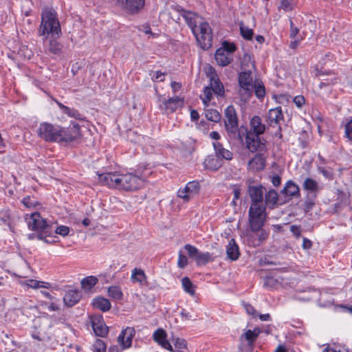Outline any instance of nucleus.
Wrapping results in <instances>:
<instances>
[{
    "label": "nucleus",
    "instance_id": "nucleus-39",
    "mask_svg": "<svg viewBox=\"0 0 352 352\" xmlns=\"http://www.w3.org/2000/svg\"><path fill=\"white\" fill-rule=\"evenodd\" d=\"M107 344L101 339H96L91 345L92 352H107Z\"/></svg>",
    "mask_w": 352,
    "mask_h": 352
},
{
    "label": "nucleus",
    "instance_id": "nucleus-5",
    "mask_svg": "<svg viewBox=\"0 0 352 352\" xmlns=\"http://www.w3.org/2000/svg\"><path fill=\"white\" fill-rule=\"evenodd\" d=\"M266 220V212L265 206H257L256 204H251L249 210L248 221L251 230L255 232L263 228Z\"/></svg>",
    "mask_w": 352,
    "mask_h": 352
},
{
    "label": "nucleus",
    "instance_id": "nucleus-36",
    "mask_svg": "<svg viewBox=\"0 0 352 352\" xmlns=\"http://www.w3.org/2000/svg\"><path fill=\"white\" fill-rule=\"evenodd\" d=\"M278 201V193L276 190L271 189L265 195V204L270 208H273Z\"/></svg>",
    "mask_w": 352,
    "mask_h": 352
},
{
    "label": "nucleus",
    "instance_id": "nucleus-35",
    "mask_svg": "<svg viewBox=\"0 0 352 352\" xmlns=\"http://www.w3.org/2000/svg\"><path fill=\"white\" fill-rule=\"evenodd\" d=\"M98 282L97 277L89 276L81 280V286L85 291L91 290Z\"/></svg>",
    "mask_w": 352,
    "mask_h": 352
},
{
    "label": "nucleus",
    "instance_id": "nucleus-37",
    "mask_svg": "<svg viewBox=\"0 0 352 352\" xmlns=\"http://www.w3.org/2000/svg\"><path fill=\"white\" fill-rule=\"evenodd\" d=\"M182 284L186 293L189 294L192 296L195 295V286L188 277H184L182 279Z\"/></svg>",
    "mask_w": 352,
    "mask_h": 352
},
{
    "label": "nucleus",
    "instance_id": "nucleus-22",
    "mask_svg": "<svg viewBox=\"0 0 352 352\" xmlns=\"http://www.w3.org/2000/svg\"><path fill=\"white\" fill-rule=\"evenodd\" d=\"M215 59L217 63L221 66H226L232 60V55H230L223 49H218L216 51Z\"/></svg>",
    "mask_w": 352,
    "mask_h": 352
},
{
    "label": "nucleus",
    "instance_id": "nucleus-13",
    "mask_svg": "<svg viewBox=\"0 0 352 352\" xmlns=\"http://www.w3.org/2000/svg\"><path fill=\"white\" fill-rule=\"evenodd\" d=\"M257 134L248 133L246 136V144L248 148L254 152L256 151H263L265 149V142L263 139Z\"/></svg>",
    "mask_w": 352,
    "mask_h": 352
},
{
    "label": "nucleus",
    "instance_id": "nucleus-31",
    "mask_svg": "<svg viewBox=\"0 0 352 352\" xmlns=\"http://www.w3.org/2000/svg\"><path fill=\"white\" fill-rule=\"evenodd\" d=\"M251 129L254 133L261 135L264 133L265 130V124H262L261 120L258 116H254L250 121Z\"/></svg>",
    "mask_w": 352,
    "mask_h": 352
},
{
    "label": "nucleus",
    "instance_id": "nucleus-15",
    "mask_svg": "<svg viewBox=\"0 0 352 352\" xmlns=\"http://www.w3.org/2000/svg\"><path fill=\"white\" fill-rule=\"evenodd\" d=\"M248 193L252 200L251 204H256L257 206H265L262 186H250Z\"/></svg>",
    "mask_w": 352,
    "mask_h": 352
},
{
    "label": "nucleus",
    "instance_id": "nucleus-17",
    "mask_svg": "<svg viewBox=\"0 0 352 352\" xmlns=\"http://www.w3.org/2000/svg\"><path fill=\"white\" fill-rule=\"evenodd\" d=\"M153 340L164 349L173 351V346L167 340V334L163 329H157L153 335Z\"/></svg>",
    "mask_w": 352,
    "mask_h": 352
},
{
    "label": "nucleus",
    "instance_id": "nucleus-29",
    "mask_svg": "<svg viewBox=\"0 0 352 352\" xmlns=\"http://www.w3.org/2000/svg\"><path fill=\"white\" fill-rule=\"evenodd\" d=\"M131 280L133 283H138L140 285H144L146 284V276L141 268H135L131 272Z\"/></svg>",
    "mask_w": 352,
    "mask_h": 352
},
{
    "label": "nucleus",
    "instance_id": "nucleus-60",
    "mask_svg": "<svg viewBox=\"0 0 352 352\" xmlns=\"http://www.w3.org/2000/svg\"><path fill=\"white\" fill-rule=\"evenodd\" d=\"M271 182L274 186H278L280 184L281 178L279 175H275L272 177Z\"/></svg>",
    "mask_w": 352,
    "mask_h": 352
},
{
    "label": "nucleus",
    "instance_id": "nucleus-20",
    "mask_svg": "<svg viewBox=\"0 0 352 352\" xmlns=\"http://www.w3.org/2000/svg\"><path fill=\"white\" fill-rule=\"evenodd\" d=\"M283 119V115L281 107H278L269 110L267 121L271 126L279 124Z\"/></svg>",
    "mask_w": 352,
    "mask_h": 352
},
{
    "label": "nucleus",
    "instance_id": "nucleus-8",
    "mask_svg": "<svg viewBox=\"0 0 352 352\" xmlns=\"http://www.w3.org/2000/svg\"><path fill=\"white\" fill-rule=\"evenodd\" d=\"M239 84L240 86L239 93L241 100L246 101L252 95L254 85L250 71L240 73L239 76Z\"/></svg>",
    "mask_w": 352,
    "mask_h": 352
},
{
    "label": "nucleus",
    "instance_id": "nucleus-44",
    "mask_svg": "<svg viewBox=\"0 0 352 352\" xmlns=\"http://www.w3.org/2000/svg\"><path fill=\"white\" fill-rule=\"evenodd\" d=\"M240 31L241 36L246 40H251L253 36V30L244 25L243 23L240 24Z\"/></svg>",
    "mask_w": 352,
    "mask_h": 352
},
{
    "label": "nucleus",
    "instance_id": "nucleus-56",
    "mask_svg": "<svg viewBox=\"0 0 352 352\" xmlns=\"http://www.w3.org/2000/svg\"><path fill=\"white\" fill-rule=\"evenodd\" d=\"M305 102V99L302 96H297L294 98V102L298 107H301Z\"/></svg>",
    "mask_w": 352,
    "mask_h": 352
},
{
    "label": "nucleus",
    "instance_id": "nucleus-64",
    "mask_svg": "<svg viewBox=\"0 0 352 352\" xmlns=\"http://www.w3.org/2000/svg\"><path fill=\"white\" fill-rule=\"evenodd\" d=\"M190 118L193 121L197 120L199 118V113L196 110H191Z\"/></svg>",
    "mask_w": 352,
    "mask_h": 352
},
{
    "label": "nucleus",
    "instance_id": "nucleus-10",
    "mask_svg": "<svg viewBox=\"0 0 352 352\" xmlns=\"http://www.w3.org/2000/svg\"><path fill=\"white\" fill-rule=\"evenodd\" d=\"M115 4L125 12L134 14L144 8L145 0H115Z\"/></svg>",
    "mask_w": 352,
    "mask_h": 352
},
{
    "label": "nucleus",
    "instance_id": "nucleus-49",
    "mask_svg": "<svg viewBox=\"0 0 352 352\" xmlns=\"http://www.w3.org/2000/svg\"><path fill=\"white\" fill-rule=\"evenodd\" d=\"M258 335V331H256V329H254V331L249 329L245 333L244 336L247 340L252 342L256 339Z\"/></svg>",
    "mask_w": 352,
    "mask_h": 352
},
{
    "label": "nucleus",
    "instance_id": "nucleus-42",
    "mask_svg": "<svg viewBox=\"0 0 352 352\" xmlns=\"http://www.w3.org/2000/svg\"><path fill=\"white\" fill-rule=\"evenodd\" d=\"M206 117L208 120L218 122L221 120V115L215 109H207L205 111Z\"/></svg>",
    "mask_w": 352,
    "mask_h": 352
},
{
    "label": "nucleus",
    "instance_id": "nucleus-26",
    "mask_svg": "<svg viewBox=\"0 0 352 352\" xmlns=\"http://www.w3.org/2000/svg\"><path fill=\"white\" fill-rule=\"evenodd\" d=\"M209 87L212 89V92L216 95L219 96H223L224 87L216 74L211 76Z\"/></svg>",
    "mask_w": 352,
    "mask_h": 352
},
{
    "label": "nucleus",
    "instance_id": "nucleus-18",
    "mask_svg": "<svg viewBox=\"0 0 352 352\" xmlns=\"http://www.w3.org/2000/svg\"><path fill=\"white\" fill-rule=\"evenodd\" d=\"M56 37L51 36L45 43V49L53 54H59L62 50V45L56 40Z\"/></svg>",
    "mask_w": 352,
    "mask_h": 352
},
{
    "label": "nucleus",
    "instance_id": "nucleus-63",
    "mask_svg": "<svg viewBox=\"0 0 352 352\" xmlns=\"http://www.w3.org/2000/svg\"><path fill=\"white\" fill-rule=\"evenodd\" d=\"M170 85L174 92L178 91L182 87L181 84L177 82H172Z\"/></svg>",
    "mask_w": 352,
    "mask_h": 352
},
{
    "label": "nucleus",
    "instance_id": "nucleus-38",
    "mask_svg": "<svg viewBox=\"0 0 352 352\" xmlns=\"http://www.w3.org/2000/svg\"><path fill=\"white\" fill-rule=\"evenodd\" d=\"M108 296L115 300H121L123 293L119 286H111L107 289Z\"/></svg>",
    "mask_w": 352,
    "mask_h": 352
},
{
    "label": "nucleus",
    "instance_id": "nucleus-46",
    "mask_svg": "<svg viewBox=\"0 0 352 352\" xmlns=\"http://www.w3.org/2000/svg\"><path fill=\"white\" fill-rule=\"evenodd\" d=\"M184 248L187 251L188 256L195 260L199 253V250L190 244L185 245Z\"/></svg>",
    "mask_w": 352,
    "mask_h": 352
},
{
    "label": "nucleus",
    "instance_id": "nucleus-55",
    "mask_svg": "<svg viewBox=\"0 0 352 352\" xmlns=\"http://www.w3.org/2000/svg\"><path fill=\"white\" fill-rule=\"evenodd\" d=\"M153 75L152 76V80L155 81H164V76H165V73L162 72L161 71L152 72Z\"/></svg>",
    "mask_w": 352,
    "mask_h": 352
},
{
    "label": "nucleus",
    "instance_id": "nucleus-52",
    "mask_svg": "<svg viewBox=\"0 0 352 352\" xmlns=\"http://www.w3.org/2000/svg\"><path fill=\"white\" fill-rule=\"evenodd\" d=\"M243 307L246 311V312L249 314V315H251L253 317H256L258 316V313L256 312V311L254 309V308L253 307V306H252L250 304H248V303H245V302H243Z\"/></svg>",
    "mask_w": 352,
    "mask_h": 352
},
{
    "label": "nucleus",
    "instance_id": "nucleus-1",
    "mask_svg": "<svg viewBox=\"0 0 352 352\" xmlns=\"http://www.w3.org/2000/svg\"><path fill=\"white\" fill-rule=\"evenodd\" d=\"M98 181L111 188L124 191H134L142 187L144 180L132 173L122 174L117 172L98 175Z\"/></svg>",
    "mask_w": 352,
    "mask_h": 352
},
{
    "label": "nucleus",
    "instance_id": "nucleus-40",
    "mask_svg": "<svg viewBox=\"0 0 352 352\" xmlns=\"http://www.w3.org/2000/svg\"><path fill=\"white\" fill-rule=\"evenodd\" d=\"M213 261L212 254L209 252H200L197 255L195 261L198 265H202Z\"/></svg>",
    "mask_w": 352,
    "mask_h": 352
},
{
    "label": "nucleus",
    "instance_id": "nucleus-11",
    "mask_svg": "<svg viewBox=\"0 0 352 352\" xmlns=\"http://www.w3.org/2000/svg\"><path fill=\"white\" fill-rule=\"evenodd\" d=\"M59 142H71L80 138L81 133L78 124L73 122L67 129L60 126Z\"/></svg>",
    "mask_w": 352,
    "mask_h": 352
},
{
    "label": "nucleus",
    "instance_id": "nucleus-51",
    "mask_svg": "<svg viewBox=\"0 0 352 352\" xmlns=\"http://www.w3.org/2000/svg\"><path fill=\"white\" fill-rule=\"evenodd\" d=\"M55 232L57 234L61 235L63 236H65L68 235V234L69 232V228L66 226H60L56 228Z\"/></svg>",
    "mask_w": 352,
    "mask_h": 352
},
{
    "label": "nucleus",
    "instance_id": "nucleus-54",
    "mask_svg": "<svg viewBox=\"0 0 352 352\" xmlns=\"http://www.w3.org/2000/svg\"><path fill=\"white\" fill-rule=\"evenodd\" d=\"M187 264L188 260L186 256L182 254V253H179L177 261L178 267L180 268H184L187 265Z\"/></svg>",
    "mask_w": 352,
    "mask_h": 352
},
{
    "label": "nucleus",
    "instance_id": "nucleus-14",
    "mask_svg": "<svg viewBox=\"0 0 352 352\" xmlns=\"http://www.w3.org/2000/svg\"><path fill=\"white\" fill-rule=\"evenodd\" d=\"M90 319L92 329L96 336L104 337L107 335L109 332V328L104 324L102 316H93Z\"/></svg>",
    "mask_w": 352,
    "mask_h": 352
},
{
    "label": "nucleus",
    "instance_id": "nucleus-32",
    "mask_svg": "<svg viewBox=\"0 0 352 352\" xmlns=\"http://www.w3.org/2000/svg\"><path fill=\"white\" fill-rule=\"evenodd\" d=\"M55 102L58 107L62 110L63 113L67 114L69 117L78 120L82 119L81 114L77 110L69 108L56 100H55Z\"/></svg>",
    "mask_w": 352,
    "mask_h": 352
},
{
    "label": "nucleus",
    "instance_id": "nucleus-33",
    "mask_svg": "<svg viewBox=\"0 0 352 352\" xmlns=\"http://www.w3.org/2000/svg\"><path fill=\"white\" fill-rule=\"evenodd\" d=\"M302 188L304 190L311 193H316L320 190L318 183L316 180L309 177L305 179L302 184Z\"/></svg>",
    "mask_w": 352,
    "mask_h": 352
},
{
    "label": "nucleus",
    "instance_id": "nucleus-58",
    "mask_svg": "<svg viewBox=\"0 0 352 352\" xmlns=\"http://www.w3.org/2000/svg\"><path fill=\"white\" fill-rule=\"evenodd\" d=\"M290 231L292 232V234L296 236V237H300L301 234V230L299 226H292L290 227Z\"/></svg>",
    "mask_w": 352,
    "mask_h": 352
},
{
    "label": "nucleus",
    "instance_id": "nucleus-47",
    "mask_svg": "<svg viewBox=\"0 0 352 352\" xmlns=\"http://www.w3.org/2000/svg\"><path fill=\"white\" fill-rule=\"evenodd\" d=\"M175 348L173 352H184V349H186V343L184 339L177 338L175 342Z\"/></svg>",
    "mask_w": 352,
    "mask_h": 352
},
{
    "label": "nucleus",
    "instance_id": "nucleus-61",
    "mask_svg": "<svg viewBox=\"0 0 352 352\" xmlns=\"http://www.w3.org/2000/svg\"><path fill=\"white\" fill-rule=\"evenodd\" d=\"M311 245H312V242L309 239H308L307 238H303V241H302L303 249L309 250L311 248Z\"/></svg>",
    "mask_w": 352,
    "mask_h": 352
},
{
    "label": "nucleus",
    "instance_id": "nucleus-30",
    "mask_svg": "<svg viewBox=\"0 0 352 352\" xmlns=\"http://www.w3.org/2000/svg\"><path fill=\"white\" fill-rule=\"evenodd\" d=\"M92 305L95 308L98 309L103 312L109 311L111 307L109 300L103 297H97L94 298L93 300Z\"/></svg>",
    "mask_w": 352,
    "mask_h": 352
},
{
    "label": "nucleus",
    "instance_id": "nucleus-24",
    "mask_svg": "<svg viewBox=\"0 0 352 352\" xmlns=\"http://www.w3.org/2000/svg\"><path fill=\"white\" fill-rule=\"evenodd\" d=\"M213 147L215 151V155L219 159L220 157L221 158V160L225 159L226 160H230L232 159V153L230 151L223 148L221 143L214 142Z\"/></svg>",
    "mask_w": 352,
    "mask_h": 352
},
{
    "label": "nucleus",
    "instance_id": "nucleus-3",
    "mask_svg": "<svg viewBox=\"0 0 352 352\" xmlns=\"http://www.w3.org/2000/svg\"><path fill=\"white\" fill-rule=\"evenodd\" d=\"M27 221L29 228L37 232L36 238L48 243L46 238L53 233V224L43 219L38 212L32 213L27 218Z\"/></svg>",
    "mask_w": 352,
    "mask_h": 352
},
{
    "label": "nucleus",
    "instance_id": "nucleus-12",
    "mask_svg": "<svg viewBox=\"0 0 352 352\" xmlns=\"http://www.w3.org/2000/svg\"><path fill=\"white\" fill-rule=\"evenodd\" d=\"M135 335V330L131 327H127L121 331L118 337V342L122 349H129L131 346Z\"/></svg>",
    "mask_w": 352,
    "mask_h": 352
},
{
    "label": "nucleus",
    "instance_id": "nucleus-2",
    "mask_svg": "<svg viewBox=\"0 0 352 352\" xmlns=\"http://www.w3.org/2000/svg\"><path fill=\"white\" fill-rule=\"evenodd\" d=\"M38 33L40 35L45 36L46 40L50 35L56 36L57 38L60 36L61 34L60 25L54 10L46 8L42 12Z\"/></svg>",
    "mask_w": 352,
    "mask_h": 352
},
{
    "label": "nucleus",
    "instance_id": "nucleus-50",
    "mask_svg": "<svg viewBox=\"0 0 352 352\" xmlns=\"http://www.w3.org/2000/svg\"><path fill=\"white\" fill-rule=\"evenodd\" d=\"M220 49H223L226 52L232 55V53L236 50V47L233 43L225 41L223 43V46Z\"/></svg>",
    "mask_w": 352,
    "mask_h": 352
},
{
    "label": "nucleus",
    "instance_id": "nucleus-9",
    "mask_svg": "<svg viewBox=\"0 0 352 352\" xmlns=\"http://www.w3.org/2000/svg\"><path fill=\"white\" fill-rule=\"evenodd\" d=\"M200 188L201 186L197 181H191L188 182L184 187L180 188L177 195L184 203H188L199 193Z\"/></svg>",
    "mask_w": 352,
    "mask_h": 352
},
{
    "label": "nucleus",
    "instance_id": "nucleus-16",
    "mask_svg": "<svg viewBox=\"0 0 352 352\" xmlns=\"http://www.w3.org/2000/svg\"><path fill=\"white\" fill-rule=\"evenodd\" d=\"M181 16L185 19L191 31H192L197 26H198L199 24L203 21V18L200 16L187 10H182L181 12Z\"/></svg>",
    "mask_w": 352,
    "mask_h": 352
},
{
    "label": "nucleus",
    "instance_id": "nucleus-23",
    "mask_svg": "<svg viewBox=\"0 0 352 352\" xmlns=\"http://www.w3.org/2000/svg\"><path fill=\"white\" fill-rule=\"evenodd\" d=\"M81 296L77 290H70L67 292L63 298L65 305L69 307L75 305L80 299Z\"/></svg>",
    "mask_w": 352,
    "mask_h": 352
},
{
    "label": "nucleus",
    "instance_id": "nucleus-28",
    "mask_svg": "<svg viewBox=\"0 0 352 352\" xmlns=\"http://www.w3.org/2000/svg\"><path fill=\"white\" fill-rule=\"evenodd\" d=\"M299 187L297 184H296L292 180L288 181L283 189L282 190V192L287 197H296L300 195Z\"/></svg>",
    "mask_w": 352,
    "mask_h": 352
},
{
    "label": "nucleus",
    "instance_id": "nucleus-57",
    "mask_svg": "<svg viewBox=\"0 0 352 352\" xmlns=\"http://www.w3.org/2000/svg\"><path fill=\"white\" fill-rule=\"evenodd\" d=\"M298 28L294 26V24L292 20H290V36L294 38L298 33Z\"/></svg>",
    "mask_w": 352,
    "mask_h": 352
},
{
    "label": "nucleus",
    "instance_id": "nucleus-48",
    "mask_svg": "<svg viewBox=\"0 0 352 352\" xmlns=\"http://www.w3.org/2000/svg\"><path fill=\"white\" fill-rule=\"evenodd\" d=\"M212 89L210 87H206L204 90V97L202 98V101L205 104V105H208V103L210 101L212 98Z\"/></svg>",
    "mask_w": 352,
    "mask_h": 352
},
{
    "label": "nucleus",
    "instance_id": "nucleus-45",
    "mask_svg": "<svg viewBox=\"0 0 352 352\" xmlns=\"http://www.w3.org/2000/svg\"><path fill=\"white\" fill-rule=\"evenodd\" d=\"M337 78L335 75H332L330 78L327 79H322V81L320 82L319 85L320 89H322L323 87H328V90H329V88L331 85L335 84L337 82Z\"/></svg>",
    "mask_w": 352,
    "mask_h": 352
},
{
    "label": "nucleus",
    "instance_id": "nucleus-41",
    "mask_svg": "<svg viewBox=\"0 0 352 352\" xmlns=\"http://www.w3.org/2000/svg\"><path fill=\"white\" fill-rule=\"evenodd\" d=\"M258 239L253 241L254 246L260 245L269 236V233L262 228L259 230H256Z\"/></svg>",
    "mask_w": 352,
    "mask_h": 352
},
{
    "label": "nucleus",
    "instance_id": "nucleus-27",
    "mask_svg": "<svg viewBox=\"0 0 352 352\" xmlns=\"http://www.w3.org/2000/svg\"><path fill=\"white\" fill-rule=\"evenodd\" d=\"M226 254L229 259L236 261L239 256V247L234 239H231L226 247Z\"/></svg>",
    "mask_w": 352,
    "mask_h": 352
},
{
    "label": "nucleus",
    "instance_id": "nucleus-43",
    "mask_svg": "<svg viewBox=\"0 0 352 352\" xmlns=\"http://www.w3.org/2000/svg\"><path fill=\"white\" fill-rule=\"evenodd\" d=\"M255 95L258 98H263L265 95V89L264 85L260 82H255L253 85Z\"/></svg>",
    "mask_w": 352,
    "mask_h": 352
},
{
    "label": "nucleus",
    "instance_id": "nucleus-53",
    "mask_svg": "<svg viewBox=\"0 0 352 352\" xmlns=\"http://www.w3.org/2000/svg\"><path fill=\"white\" fill-rule=\"evenodd\" d=\"M346 137L352 140V118L345 125Z\"/></svg>",
    "mask_w": 352,
    "mask_h": 352
},
{
    "label": "nucleus",
    "instance_id": "nucleus-21",
    "mask_svg": "<svg viewBox=\"0 0 352 352\" xmlns=\"http://www.w3.org/2000/svg\"><path fill=\"white\" fill-rule=\"evenodd\" d=\"M265 160L262 155L258 154L248 162V168L253 171H259L264 169Z\"/></svg>",
    "mask_w": 352,
    "mask_h": 352
},
{
    "label": "nucleus",
    "instance_id": "nucleus-59",
    "mask_svg": "<svg viewBox=\"0 0 352 352\" xmlns=\"http://www.w3.org/2000/svg\"><path fill=\"white\" fill-rule=\"evenodd\" d=\"M249 63L251 64L252 67H254V64L252 62L251 56L249 54H245L243 58L242 65L249 67Z\"/></svg>",
    "mask_w": 352,
    "mask_h": 352
},
{
    "label": "nucleus",
    "instance_id": "nucleus-34",
    "mask_svg": "<svg viewBox=\"0 0 352 352\" xmlns=\"http://www.w3.org/2000/svg\"><path fill=\"white\" fill-rule=\"evenodd\" d=\"M23 285H26L32 289L38 288H46L50 287L51 285L47 282L36 280L34 279H28L22 283Z\"/></svg>",
    "mask_w": 352,
    "mask_h": 352
},
{
    "label": "nucleus",
    "instance_id": "nucleus-19",
    "mask_svg": "<svg viewBox=\"0 0 352 352\" xmlns=\"http://www.w3.org/2000/svg\"><path fill=\"white\" fill-rule=\"evenodd\" d=\"M164 110L167 113H173L178 107L183 105V100L179 97L170 98L167 100H164L163 102Z\"/></svg>",
    "mask_w": 352,
    "mask_h": 352
},
{
    "label": "nucleus",
    "instance_id": "nucleus-4",
    "mask_svg": "<svg viewBox=\"0 0 352 352\" xmlns=\"http://www.w3.org/2000/svg\"><path fill=\"white\" fill-rule=\"evenodd\" d=\"M192 32L202 49H208L211 47L212 43V30L209 24L204 19Z\"/></svg>",
    "mask_w": 352,
    "mask_h": 352
},
{
    "label": "nucleus",
    "instance_id": "nucleus-25",
    "mask_svg": "<svg viewBox=\"0 0 352 352\" xmlns=\"http://www.w3.org/2000/svg\"><path fill=\"white\" fill-rule=\"evenodd\" d=\"M204 164L207 169L217 170L222 166L223 162L222 160L219 159L216 155H209L205 160Z\"/></svg>",
    "mask_w": 352,
    "mask_h": 352
},
{
    "label": "nucleus",
    "instance_id": "nucleus-6",
    "mask_svg": "<svg viewBox=\"0 0 352 352\" xmlns=\"http://www.w3.org/2000/svg\"><path fill=\"white\" fill-rule=\"evenodd\" d=\"M224 122L230 138L234 140L241 138L238 131V118L236 110L232 105H230L226 109Z\"/></svg>",
    "mask_w": 352,
    "mask_h": 352
},
{
    "label": "nucleus",
    "instance_id": "nucleus-62",
    "mask_svg": "<svg viewBox=\"0 0 352 352\" xmlns=\"http://www.w3.org/2000/svg\"><path fill=\"white\" fill-rule=\"evenodd\" d=\"M23 204L27 208H31L34 206V203L32 202L31 198L30 197H27L23 199Z\"/></svg>",
    "mask_w": 352,
    "mask_h": 352
},
{
    "label": "nucleus",
    "instance_id": "nucleus-7",
    "mask_svg": "<svg viewBox=\"0 0 352 352\" xmlns=\"http://www.w3.org/2000/svg\"><path fill=\"white\" fill-rule=\"evenodd\" d=\"M60 126L53 125L47 122H43L38 129V136L46 142H59Z\"/></svg>",
    "mask_w": 352,
    "mask_h": 352
}]
</instances>
